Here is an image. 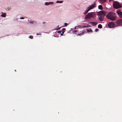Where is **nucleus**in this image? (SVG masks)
<instances>
[{"label": "nucleus", "instance_id": "obj_6", "mask_svg": "<svg viewBox=\"0 0 122 122\" xmlns=\"http://www.w3.org/2000/svg\"><path fill=\"white\" fill-rule=\"evenodd\" d=\"M117 24V25L120 26L122 25V19H120L118 20L116 22Z\"/></svg>", "mask_w": 122, "mask_h": 122}, {"label": "nucleus", "instance_id": "obj_18", "mask_svg": "<svg viewBox=\"0 0 122 122\" xmlns=\"http://www.w3.org/2000/svg\"><path fill=\"white\" fill-rule=\"evenodd\" d=\"M60 29V28H59V26H57V27L55 29L56 30H58Z\"/></svg>", "mask_w": 122, "mask_h": 122}, {"label": "nucleus", "instance_id": "obj_8", "mask_svg": "<svg viewBox=\"0 0 122 122\" xmlns=\"http://www.w3.org/2000/svg\"><path fill=\"white\" fill-rule=\"evenodd\" d=\"M114 25V23L113 22H111L108 25L109 27L111 28L113 27Z\"/></svg>", "mask_w": 122, "mask_h": 122}, {"label": "nucleus", "instance_id": "obj_28", "mask_svg": "<svg viewBox=\"0 0 122 122\" xmlns=\"http://www.w3.org/2000/svg\"><path fill=\"white\" fill-rule=\"evenodd\" d=\"M24 19V18L23 17H21L20 18V19Z\"/></svg>", "mask_w": 122, "mask_h": 122}, {"label": "nucleus", "instance_id": "obj_32", "mask_svg": "<svg viewBox=\"0 0 122 122\" xmlns=\"http://www.w3.org/2000/svg\"><path fill=\"white\" fill-rule=\"evenodd\" d=\"M109 0V1H110L112 0Z\"/></svg>", "mask_w": 122, "mask_h": 122}, {"label": "nucleus", "instance_id": "obj_4", "mask_svg": "<svg viewBox=\"0 0 122 122\" xmlns=\"http://www.w3.org/2000/svg\"><path fill=\"white\" fill-rule=\"evenodd\" d=\"M99 13L100 16L99 18V19L101 21H103L104 20L103 16L105 15V12L104 11H101Z\"/></svg>", "mask_w": 122, "mask_h": 122}, {"label": "nucleus", "instance_id": "obj_9", "mask_svg": "<svg viewBox=\"0 0 122 122\" xmlns=\"http://www.w3.org/2000/svg\"><path fill=\"white\" fill-rule=\"evenodd\" d=\"M89 23L92 25L94 26L96 25L97 24V22H90Z\"/></svg>", "mask_w": 122, "mask_h": 122}, {"label": "nucleus", "instance_id": "obj_24", "mask_svg": "<svg viewBox=\"0 0 122 122\" xmlns=\"http://www.w3.org/2000/svg\"><path fill=\"white\" fill-rule=\"evenodd\" d=\"M61 31L60 30H59L58 31V33H61Z\"/></svg>", "mask_w": 122, "mask_h": 122}, {"label": "nucleus", "instance_id": "obj_22", "mask_svg": "<svg viewBox=\"0 0 122 122\" xmlns=\"http://www.w3.org/2000/svg\"><path fill=\"white\" fill-rule=\"evenodd\" d=\"M64 25H65V26H66L68 24L67 23H65L64 24Z\"/></svg>", "mask_w": 122, "mask_h": 122}, {"label": "nucleus", "instance_id": "obj_21", "mask_svg": "<svg viewBox=\"0 0 122 122\" xmlns=\"http://www.w3.org/2000/svg\"><path fill=\"white\" fill-rule=\"evenodd\" d=\"M98 30V29L97 28V29H95V31L96 32H97Z\"/></svg>", "mask_w": 122, "mask_h": 122}, {"label": "nucleus", "instance_id": "obj_25", "mask_svg": "<svg viewBox=\"0 0 122 122\" xmlns=\"http://www.w3.org/2000/svg\"><path fill=\"white\" fill-rule=\"evenodd\" d=\"M62 31H65L66 29L65 28H63V29H62Z\"/></svg>", "mask_w": 122, "mask_h": 122}, {"label": "nucleus", "instance_id": "obj_7", "mask_svg": "<svg viewBox=\"0 0 122 122\" xmlns=\"http://www.w3.org/2000/svg\"><path fill=\"white\" fill-rule=\"evenodd\" d=\"M117 13L120 18H122V12L120 10H117Z\"/></svg>", "mask_w": 122, "mask_h": 122}, {"label": "nucleus", "instance_id": "obj_31", "mask_svg": "<svg viewBox=\"0 0 122 122\" xmlns=\"http://www.w3.org/2000/svg\"><path fill=\"white\" fill-rule=\"evenodd\" d=\"M45 23H46V22H43V24H45Z\"/></svg>", "mask_w": 122, "mask_h": 122}, {"label": "nucleus", "instance_id": "obj_5", "mask_svg": "<svg viewBox=\"0 0 122 122\" xmlns=\"http://www.w3.org/2000/svg\"><path fill=\"white\" fill-rule=\"evenodd\" d=\"M96 4L95 2L94 3L91 5L89 6L88 7L87 9H88L90 10L92 9L94 7H95Z\"/></svg>", "mask_w": 122, "mask_h": 122}, {"label": "nucleus", "instance_id": "obj_12", "mask_svg": "<svg viewBox=\"0 0 122 122\" xmlns=\"http://www.w3.org/2000/svg\"><path fill=\"white\" fill-rule=\"evenodd\" d=\"M87 30L88 32H92V30L90 29H87Z\"/></svg>", "mask_w": 122, "mask_h": 122}, {"label": "nucleus", "instance_id": "obj_1", "mask_svg": "<svg viewBox=\"0 0 122 122\" xmlns=\"http://www.w3.org/2000/svg\"><path fill=\"white\" fill-rule=\"evenodd\" d=\"M106 16L107 19L112 21L115 20L116 18L115 13L111 11L108 13Z\"/></svg>", "mask_w": 122, "mask_h": 122}, {"label": "nucleus", "instance_id": "obj_16", "mask_svg": "<svg viewBox=\"0 0 122 122\" xmlns=\"http://www.w3.org/2000/svg\"><path fill=\"white\" fill-rule=\"evenodd\" d=\"M98 27L99 28L101 29L102 28V25L101 24H99L98 26Z\"/></svg>", "mask_w": 122, "mask_h": 122}, {"label": "nucleus", "instance_id": "obj_13", "mask_svg": "<svg viewBox=\"0 0 122 122\" xmlns=\"http://www.w3.org/2000/svg\"><path fill=\"white\" fill-rule=\"evenodd\" d=\"M84 32L83 31L81 33H80L78 34L77 35V36H81L84 33Z\"/></svg>", "mask_w": 122, "mask_h": 122}, {"label": "nucleus", "instance_id": "obj_10", "mask_svg": "<svg viewBox=\"0 0 122 122\" xmlns=\"http://www.w3.org/2000/svg\"><path fill=\"white\" fill-rule=\"evenodd\" d=\"M53 4V2H46L45 3V5H48L51 4Z\"/></svg>", "mask_w": 122, "mask_h": 122}, {"label": "nucleus", "instance_id": "obj_30", "mask_svg": "<svg viewBox=\"0 0 122 122\" xmlns=\"http://www.w3.org/2000/svg\"><path fill=\"white\" fill-rule=\"evenodd\" d=\"M63 34H62V33L61 34V36H62L63 35Z\"/></svg>", "mask_w": 122, "mask_h": 122}, {"label": "nucleus", "instance_id": "obj_26", "mask_svg": "<svg viewBox=\"0 0 122 122\" xmlns=\"http://www.w3.org/2000/svg\"><path fill=\"white\" fill-rule=\"evenodd\" d=\"M30 23H33V21H30Z\"/></svg>", "mask_w": 122, "mask_h": 122}, {"label": "nucleus", "instance_id": "obj_17", "mask_svg": "<svg viewBox=\"0 0 122 122\" xmlns=\"http://www.w3.org/2000/svg\"><path fill=\"white\" fill-rule=\"evenodd\" d=\"M63 1H57L56 2L57 3H62Z\"/></svg>", "mask_w": 122, "mask_h": 122}, {"label": "nucleus", "instance_id": "obj_11", "mask_svg": "<svg viewBox=\"0 0 122 122\" xmlns=\"http://www.w3.org/2000/svg\"><path fill=\"white\" fill-rule=\"evenodd\" d=\"M2 14L1 15V17H5L6 16V14L5 13H3V12H2Z\"/></svg>", "mask_w": 122, "mask_h": 122}, {"label": "nucleus", "instance_id": "obj_23", "mask_svg": "<svg viewBox=\"0 0 122 122\" xmlns=\"http://www.w3.org/2000/svg\"><path fill=\"white\" fill-rule=\"evenodd\" d=\"M83 28H85V27H88L86 25H83Z\"/></svg>", "mask_w": 122, "mask_h": 122}, {"label": "nucleus", "instance_id": "obj_33", "mask_svg": "<svg viewBox=\"0 0 122 122\" xmlns=\"http://www.w3.org/2000/svg\"><path fill=\"white\" fill-rule=\"evenodd\" d=\"M37 35H38V33H37Z\"/></svg>", "mask_w": 122, "mask_h": 122}, {"label": "nucleus", "instance_id": "obj_29", "mask_svg": "<svg viewBox=\"0 0 122 122\" xmlns=\"http://www.w3.org/2000/svg\"><path fill=\"white\" fill-rule=\"evenodd\" d=\"M65 32V31H62V33L63 34H64V32Z\"/></svg>", "mask_w": 122, "mask_h": 122}, {"label": "nucleus", "instance_id": "obj_3", "mask_svg": "<svg viewBox=\"0 0 122 122\" xmlns=\"http://www.w3.org/2000/svg\"><path fill=\"white\" fill-rule=\"evenodd\" d=\"M113 6L114 8L116 9L120 8L122 7V5L117 1H115L113 2Z\"/></svg>", "mask_w": 122, "mask_h": 122}, {"label": "nucleus", "instance_id": "obj_2", "mask_svg": "<svg viewBox=\"0 0 122 122\" xmlns=\"http://www.w3.org/2000/svg\"><path fill=\"white\" fill-rule=\"evenodd\" d=\"M95 15L94 12L89 13L87 14L85 18V19L86 20L87 19L92 18H94L95 17Z\"/></svg>", "mask_w": 122, "mask_h": 122}, {"label": "nucleus", "instance_id": "obj_19", "mask_svg": "<svg viewBox=\"0 0 122 122\" xmlns=\"http://www.w3.org/2000/svg\"><path fill=\"white\" fill-rule=\"evenodd\" d=\"M33 36H32L30 35L29 36V38L31 39H32L33 38Z\"/></svg>", "mask_w": 122, "mask_h": 122}, {"label": "nucleus", "instance_id": "obj_27", "mask_svg": "<svg viewBox=\"0 0 122 122\" xmlns=\"http://www.w3.org/2000/svg\"><path fill=\"white\" fill-rule=\"evenodd\" d=\"M73 31L74 33H76L77 32V30H74Z\"/></svg>", "mask_w": 122, "mask_h": 122}, {"label": "nucleus", "instance_id": "obj_20", "mask_svg": "<svg viewBox=\"0 0 122 122\" xmlns=\"http://www.w3.org/2000/svg\"><path fill=\"white\" fill-rule=\"evenodd\" d=\"M10 7H8V8H7V9H5L6 10H7V9H8V10H10Z\"/></svg>", "mask_w": 122, "mask_h": 122}, {"label": "nucleus", "instance_id": "obj_15", "mask_svg": "<svg viewBox=\"0 0 122 122\" xmlns=\"http://www.w3.org/2000/svg\"><path fill=\"white\" fill-rule=\"evenodd\" d=\"M98 9L102 10V5H99L98 6Z\"/></svg>", "mask_w": 122, "mask_h": 122}, {"label": "nucleus", "instance_id": "obj_14", "mask_svg": "<svg viewBox=\"0 0 122 122\" xmlns=\"http://www.w3.org/2000/svg\"><path fill=\"white\" fill-rule=\"evenodd\" d=\"M87 9V10H86L84 13V14H86V13H87L88 12V11L89 10V9Z\"/></svg>", "mask_w": 122, "mask_h": 122}]
</instances>
